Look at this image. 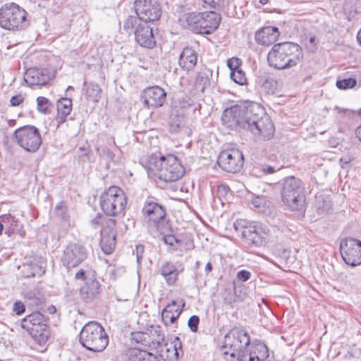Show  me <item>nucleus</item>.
Wrapping results in <instances>:
<instances>
[{"mask_svg": "<svg viewBox=\"0 0 361 361\" xmlns=\"http://www.w3.org/2000/svg\"><path fill=\"white\" fill-rule=\"evenodd\" d=\"M221 119L231 129L247 130L264 140H270L274 134L275 128L270 117L257 102L232 106L224 110Z\"/></svg>", "mask_w": 361, "mask_h": 361, "instance_id": "obj_1", "label": "nucleus"}, {"mask_svg": "<svg viewBox=\"0 0 361 361\" xmlns=\"http://www.w3.org/2000/svg\"><path fill=\"white\" fill-rule=\"evenodd\" d=\"M146 169L149 176L166 183L179 180L185 173L183 165L172 154L160 157L152 155L147 159Z\"/></svg>", "mask_w": 361, "mask_h": 361, "instance_id": "obj_2", "label": "nucleus"}, {"mask_svg": "<svg viewBox=\"0 0 361 361\" xmlns=\"http://www.w3.org/2000/svg\"><path fill=\"white\" fill-rule=\"evenodd\" d=\"M302 48L296 43L284 42L275 44L267 55L269 65L276 69L295 66L302 59Z\"/></svg>", "mask_w": 361, "mask_h": 361, "instance_id": "obj_3", "label": "nucleus"}, {"mask_svg": "<svg viewBox=\"0 0 361 361\" xmlns=\"http://www.w3.org/2000/svg\"><path fill=\"white\" fill-rule=\"evenodd\" d=\"M250 345L248 333L243 329L234 327L225 335L221 348L227 361H245Z\"/></svg>", "mask_w": 361, "mask_h": 361, "instance_id": "obj_4", "label": "nucleus"}, {"mask_svg": "<svg viewBox=\"0 0 361 361\" xmlns=\"http://www.w3.org/2000/svg\"><path fill=\"white\" fill-rule=\"evenodd\" d=\"M282 202L292 211H305V190L302 181L295 176H288L281 183Z\"/></svg>", "mask_w": 361, "mask_h": 361, "instance_id": "obj_5", "label": "nucleus"}, {"mask_svg": "<svg viewBox=\"0 0 361 361\" xmlns=\"http://www.w3.org/2000/svg\"><path fill=\"white\" fill-rule=\"evenodd\" d=\"M221 19V16L214 11L191 12L183 17V21L193 33L210 35L219 27Z\"/></svg>", "mask_w": 361, "mask_h": 361, "instance_id": "obj_6", "label": "nucleus"}, {"mask_svg": "<svg viewBox=\"0 0 361 361\" xmlns=\"http://www.w3.org/2000/svg\"><path fill=\"white\" fill-rule=\"evenodd\" d=\"M79 341L88 350L102 352L109 343V336L99 323L90 322L81 329Z\"/></svg>", "mask_w": 361, "mask_h": 361, "instance_id": "obj_7", "label": "nucleus"}, {"mask_svg": "<svg viewBox=\"0 0 361 361\" xmlns=\"http://www.w3.org/2000/svg\"><path fill=\"white\" fill-rule=\"evenodd\" d=\"M27 12L14 3L6 4L0 8V26L9 30H23L30 25Z\"/></svg>", "mask_w": 361, "mask_h": 361, "instance_id": "obj_8", "label": "nucleus"}, {"mask_svg": "<svg viewBox=\"0 0 361 361\" xmlns=\"http://www.w3.org/2000/svg\"><path fill=\"white\" fill-rule=\"evenodd\" d=\"M20 326L39 345H43L47 342L50 334L49 319L39 311L32 312L22 319Z\"/></svg>", "mask_w": 361, "mask_h": 361, "instance_id": "obj_9", "label": "nucleus"}, {"mask_svg": "<svg viewBox=\"0 0 361 361\" xmlns=\"http://www.w3.org/2000/svg\"><path fill=\"white\" fill-rule=\"evenodd\" d=\"M127 197L119 187L112 185L105 189L99 196V206L102 212L109 216L121 214L126 208Z\"/></svg>", "mask_w": 361, "mask_h": 361, "instance_id": "obj_10", "label": "nucleus"}, {"mask_svg": "<svg viewBox=\"0 0 361 361\" xmlns=\"http://www.w3.org/2000/svg\"><path fill=\"white\" fill-rule=\"evenodd\" d=\"M135 14L126 19V27H132L134 23H149L158 20L161 15V8L159 3L152 0H135L134 2Z\"/></svg>", "mask_w": 361, "mask_h": 361, "instance_id": "obj_11", "label": "nucleus"}, {"mask_svg": "<svg viewBox=\"0 0 361 361\" xmlns=\"http://www.w3.org/2000/svg\"><path fill=\"white\" fill-rule=\"evenodd\" d=\"M142 213L149 227L154 228L161 233L166 231L167 228L162 226L166 220V208L156 202L154 197L148 198L145 202Z\"/></svg>", "mask_w": 361, "mask_h": 361, "instance_id": "obj_12", "label": "nucleus"}, {"mask_svg": "<svg viewBox=\"0 0 361 361\" xmlns=\"http://www.w3.org/2000/svg\"><path fill=\"white\" fill-rule=\"evenodd\" d=\"M269 233L270 231L265 224L255 221L243 228L241 238L251 247H260L267 243Z\"/></svg>", "mask_w": 361, "mask_h": 361, "instance_id": "obj_13", "label": "nucleus"}, {"mask_svg": "<svg viewBox=\"0 0 361 361\" xmlns=\"http://www.w3.org/2000/svg\"><path fill=\"white\" fill-rule=\"evenodd\" d=\"M14 137L17 143L29 152H36L42 145V137L39 130L34 126H24L16 129Z\"/></svg>", "mask_w": 361, "mask_h": 361, "instance_id": "obj_14", "label": "nucleus"}, {"mask_svg": "<svg viewBox=\"0 0 361 361\" xmlns=\"http://www.w3.org/2000/svg\"><path fill=\"white\" fill-rule=\"evenodd\" d=\"M217 164L223 171L235 173L239 172L243 166L244 156L238 149H227L220 152Z\"/></svg>", "mask_w": 361, "mask_h": 361, "instance_id": "obj_15", "label": "nucleus"}, {"mask_svg": "<svg viewBox=\"0 0 361 361\" xmlns=\"http://www.w3.org/2000/svg\"><path fill=\"white\" fill-rule=\"evenodd\" d=\"M126 20L123 23V29L126 32H133L136 42L141 47L153 49L156 46V39L153 33L152 27L149 23H138L132 25L130 27H126Z\"/></svg>", "mask_w": 361, "mask_h": 361, "instance_id": "obj_16", "label": "nucleus"}, {"mask_svg": "<svg viewBox=\"0 0 361 361\" xmlns=\"http://www.w3.org/2000/svg\"><path fill=\"white\" fill-rule=\"evenodd\" d=\"M340 252L347 264L352 267L361 264V240L353 238L342 239L340 243Z\"/></svg>", "mask_w": 361, "mask_h": 361, "instance_id": "obj_17", "label": "nucleus"}, {"mask_svg": "<svg viewBox=\"0 0 361 361\" xmlns=\"http://www.w3.org/2000/svg\"><path fill=\"white\" fill-rule=\"evenodd\" d=\"M87 257L85 247L78 243H71L63 250L61 257L63 266L68 269L75 267Z\"/></svg>", "mask_w": 361, "mask_h": 361, "instance_id": "obj_18", "label": "nucleus"}, {"mask_svg": "<svg viewBox=\"0 0 361 361\" xmlns=\"http://www.w3.org/2000/svg\"><path fill=\"white\" fill-rule=\"evenodd\" d=\"M56 70L51 68H31L26 71L24 79L30 87L47 85L55 78Z\"/></svg>", "mask_w": 361, "mask_h": 361, "instance_id": "obj_19", "label": "nucleus"}, {"mask_svg": "<svg viewBox=\"0 0 361 361\" xmlns=\"http://www.w3.org/2000/svg\"><path fill=\"white\" fill-rule=\"evenodd\" d=\"M140 97L145 106L158 108L165 102L166 92L159 86H152L145 89Z\"/></svg>", "mask_w": 361, "mask_h": 361, "instance_id": "obj_20", "label": "nucleus"}, {"mask_svg": "<svg viewBox=\"0 0 361 361\" xmlns=\"http://www.w3.org/2000/svg\"><path fill=\"white\" fill-rule=\"evenodd\" d=\"M106 226L101 231L100 246L105 254H111L116 246V220L108 219Z\"/></svg>", "mask_w": 361, "mask_h": 361, "instance_id": "obj_21", "label": "nucleus"}, {"mask_svg": "<svg viewBox=\"0 0 361 361\" xmlns=\"http://www.w3.org/2000/svg\"><path fill=\"white\" fill-rule=\"evenodd\" d=\"M158 353L164 361H177L180 353L183 354L180 338L176 336L173 342H166L159 347Z\"/></svg>", "mask_w": 361, "mask_h": 361, "instance_id": "obj_22", "label": "nucleus"}, {"mask_svg": "<svg viewBox=\"0 0 361 361\" xmlns=\"http://www.w3.org/2000/svg\"><path fill=\"white\" fill-rule=\"evenodd\" d=\"M101 292V285L96 276L87 279V282L83 283L79 290L80 299L85 303L94 301Z\"/></svg>", "mask_w": 361, "mask_h": 361, "instance_id": "obj_23", "label": "nucleus"}, {"mask_svg": "<svg viewBox=\"0 0 361 361\" xmlns=\"http://www.w3.org/2000/svg\"><path fill=\"white\" fill-rule=\"evenodd\" d=\"M280 35L278 27L266 26L260 28L255 33L256 42L263 46H269L274 43Z\"/></svg>", "mask_w": 361, "mask_h": 361, "instance_id": "obj_24", "label": "nucleus"}, {"mask_svg": "<svg viewBox=\"0 0 361 361\" xmlns=\"http://www.w3.org/2000/svg\"><path fill=\"white\" fill-rule=\"evenodd\" d=\"M46 271V262L42 258L34 259L22 267V274L25 278L42 276Z\"/></svg>", "mask_w": 361, "mask_h": 361, "instance_id": "obj_25", "label": "nucleus"}, {"mask_svg": "<svg viewBox=\"0 0 361 361\" xmlns=\"http://www.w3.org/2000/svg\"><path fill=\"white\" fill-rule=\"evenodd\" d=\"M158 273L163 276L166 284L171 286L177 281L180 271L173 263L166 261L159 268Z\"/></svg>", "mask_w": 361, "mask_h": 361, "instance_id": "obj_26", "label": "nucleus"}, {"mask_svg": "<svg viewBox=\"0 0 361 361\" xmlns=\"http://www.w3.org/2000/svg\"><path fill=\"white\" fill-rule=\"evenodd\" d=\"M213 71L207 68H203L201 69L196 75V78L194 82V87L196 91H199L202 93L209 88L213 82Z\"/></svg>", "mask_w": 361, "mask_h": 361, "instance_id": "obj_27", "label": "nucleus"}, {"mask_svg": "<svg viewBox=\"0 0 361 361\" xmlns=\"http://www.w3.org/2000/svg\"><path fill=\"white\" fill-rule=\"evenodd\" d=\"M0 221L4 224L5 234L8 237L14 233L22 234L23 225L18 219L11 214H3L0 216Z\"/></svg>", "mask_w": 361, "mask_h": 361, "instance_id": "obj_28", "label": "nucleus"}, {"mask_svg": "<svg viewBox=\"0 0 361 361\" xmlns=\"http://www.w3.org/2000/svg\"><path fill=\"white\" fill-rule=\"evenodd\" d=\"M197 56L194 49L191 47H185L182 51L178 63L182 69L189 71L194 68L197 63Z\"/></svg>", "mask_w": 361, "mask_h": 361, "instance_id": "obj_29", "label": "nucleus"}, {"mask_svg": "<svg viewBox=\"0 0 361 361\" xmlns=\"http://www.w3.org/2000/svg\"><path fill=\"white\" fill-rule=\"evenodd\" d=\"M255 82L267 94H274L276 90L277 82L268 73L264 72L258 75Z\"/></svg>", "mask_w": 361, "mask_h": 361, "instance_id": "obj_30", "label": "nucleus"}, {"mask_svg": "<svg viewBox=\"0 0 361 361\" xmlns=\"http://www.w3.org/2000/svg\"><path fill=\"white\" fill-rule=\"evenodd\" d=\"M72 111V100L68 97H62L57 102V115L56 121L57 127L64 123L67 116Z\"/></svg>", "mask_w": 361, "mask_h": 361, "instance_id": "obj_31", "label": "nucleus"}, {"mask_svg": "<svg viewBox=\"0 0 361 361\" xmlns=\"http://www.w3.org/2000/svg\"><path fill=\"white\" fill-rule=\"evenodd\" d=\"M268 347L263 343L259 342L250 350H247L245 361H265L269 357Z\"/></svg>", "mask_w": 361, "mask_h": 361, "instance_id": "obj_32", "label": "nucleus"}, {"mask_svg": "<svg viewBox=\"0 0 361 361\" xmlns=\"http://www.w3.org/2000/svg\"><path fill=\"white\" fill-rule=\"evenodd\" d=\"M128 356L129 361H160L153 353L137 348L129 349Z\"/></svg>", "mask_w": 361, "mask_h": 361, "instance_id": "obj_33", "label": "nucleus"}, {"mask_svg": "<svg viewBox=\"0 0 361 361\" xmlns=\"http://www.w3.org/2000/svg\"><path fill=\"white\" fill-rule=\"evenodd\" d=\"M25 299L29 305L38 307L45 302L44 295L39 288H34L25 293Z\"/></svg>", "mask_w": 361, "mask_h": 361, "instance_id": "obj_34", "label": "nucleus"}, {"mask_svg": "<svg viewBox=\"0 0 361 361\" xmlns=\"http://www.w3.org/2000/svg\"><path fill=\"white\" fill-rule=\"evenodd\" d=\"M102 90L99 85L90 83L85 90V96L87 100L97 102L101 97Z\"/></svg>", "mask_w": 361, "mask_h": 361, "instance_id": "obj_35", "label": "nucleus"}, {"mask_svg": "<svg viewBox=\"0 0 361 361\" xmlns=\"http://www.w3.org/2000/svg\"><path fill=\"white\" fill-rule=\"evenodd\" d=\"M150 337H152V342L154 344H157L158 348L167 342L165 339L164 331L162 330V328L160 326L152 327V329L150 331Z\"/></svg>", "mask_w": 361, "mask_h": 361, "instance_id": "obj_36", "label": "nucleus"}, {"mask_svg": "<svg viewBox=\"0 0 361 361\" xmlns=\"http://www.w3.org/2000/svg\"><path fill=\"white\" fill-rule=\"evenodd\" d=\"M132 340L137 343H140L142 345L147 346L150 342V336L145 332L137 331L132 333Z\"/></svg>", "mask_w": 361, "mask_h": 361, "instance_id": "obj_37", "label": "nucleus"}, {"mask_svg": "<svg viewBox=\"0 0 361 361\" xmlns=\"http://www.w3.org/2000/svg\"><path fill=\"white\" fill-rule=\"evenodd\" d=\"M357 80L354 78L340 79L336 81V87L340 90H348L354 87Z\"/></svg>", "mask_w": 361, "mask_h": 361, "instance_id": "obj_38", "label": "nucleus"}, {"mask_svg": "<svg viewBox=\"0 0 361 361\" xmlns=\"http://www.w3.org/2000/svg\"><path fill=\"white\" fill-rule=\"evenodd\" d=\"M99 155L106 159L107 162H114L115 154L107 147H99L97 148Z\"/></svg>", "mask_w": 361, "mask_h": 361, "instance_id": "obj_39", "label": "nucleus"}, {"mask_svg": "<svg viewBox=\"0 0 361 361\" xmlns=\"http://www.w3.org/2000/svg\"><path fill=\"white\" fill-rule=\"evenodd\" d=\"M164 310H165L166 312H170L177 318L179 317L182 312V307L178 305L175 300H173L171 303L168 304Z\"/></svg>", "mask_w": 361, "mask_h": 361, "instance_id": "obj_40", "label": "nucleus"}, {"mask_svg": "<svg viewBox=\"0 0 361 361\" xmlns=\"http://www.w3.org/2000/svg\"><path fill=\"white\" fill-rule=\"evenodd\" d=\"M231 78L237 84L243 85L245 83L247 78L245 76V73L242 71V69H239L237 71L231 72Z\"/></svg>", "mask_w": 361, "mask_h": 361, "instance_id": "obj_41", "label": "nucleus"}, {"mask_svg": "<svg viewBox=\"0 0 361 361\" xmlns=\"http://www.w3.org/2000/svg\"><path fill=\"white\" fill-rule=\"evenodd\" d=\"M37 109L43 114H47L50 106V102L44 97H38L37 98Z\"/></svg>", "mask_w": 361, "mask_h": 361, "instance_id": "obj_42", "label": "nucleus"}, {"mask_svg": "<svg viewBox=\"0 0 361 361\" xmlns=\"http://www.w3.org/2000/svg\"><path fill=\"white\" fill-rule=\"evenodd\" d=\"M56 215L62 220H67L68 215L67 208L63 202H59L55 207Z\"/></svg>", "mask_w": 361, "mask_h": 361, "instance_id": "obj_43", "label": "nucleus"}, {"mask_svg": "<svg viewBox=\"0 0 361 361\" xmlns=\"http://www.w3.org/2000/svg\"><path fill=\"white\" fill-rule=\"evenodd\" d=\"M183 118L177 117L175 120H173L169 123V131L171 133H177L183 127Z\"/></svg>", "mask_w": 361, "mask_h": 361, "instance_id": "obj_44", "label": "nucleus"}, {"mask_svg": "<svg viewBox=\"0 0 361 361\" xmlns=\"http://www.w3.org/2000/svg\"><path fill=\"white\" fill-rule=\"evenodd\" d=\"M258 211L266 216H271L274 212V209L271 207V204L269 201L264 200V204H262Z\"/></svg>", "mask_w": 361, "mask_h": 361, "instance_id": "obj_45", "label": "nucleus"}, {"mask_svg": "<svg viewBox=\"0 0 361 361\" xmlns=\"http://www.w3.org/2000/svg\"><path fill=\"white\" fill-rule=\"evenodd\" d=\"M205 5L215 9H220L223 7L226 0H201Z\"/></svg>", "mask_w": 361, "mask_h": 361, "instance_id": "obj_46", "label": "nucleus"}, {"mask_svg": "<svg viewBox=\"0 0 361 361\" xmlns=\"http://www.w3.org/2000/svg\"><path fill=\"white\" fill-rule=\"evenodd\" d=\"M242 61L237 57H233L228 60L227 66L231 71H237L240 69Z\"/></svg>", "mask_w": 361, "mask_h": 361, "instance_id": "obj_47", "label": "nucleus"}, {"mask_svg": "<svg viewBox=\"0 0 361 361\" xmlns=\"http://www.w3.org/2000/svg\"><path fill=\"white\" fill-rule=\"evenodd\" d=\"M200 323V318L197 315L191 316L188 321V326L192 332H197L198 330V325Z\"/></svg>", "mask_w": 361, "mask_h": 361, "instance_id": "obj_48", "label": "nucleus"}, {"mask_svg": "<svg viewBox=\"0 0 361 361\" xmlns=\"http://www.w3.org/2000/svg\"><path fill=\"white\" fill-rule=\"evenodd\" d=\"M161 319L164 324L166 326H169L171 324H173L178 318L173 316V314H171L170 312H166L165 310H163L161 312Z\"/></svg>", "mask_w": 361, "mask_h": 361, "instance_id": "obj_49", "label": "nucleus"}, {"mask_svg": "<svg viewBox=\"0 0 361 361\" xmlns=\"http://www.w3.org/2000/svg\"><path fill=\"white\" fill-rule=\"evenodd\" d=\"M94 277H95L94 274L90 272H87L82 269L78 270L75 275V279L76 280H82L84 283L87 282V279Z\"/></svg>", "mask_w": 361, "mask_h": 361, "instance_id": "obj_50", "label": "nucleus"}, {"mask_svg": "<svg viewBox=\"0 0 361 361\" xmlns=\"http://www.w3.org/2000/svg\"><path fill=\"white\" fill-rule=\"evenodd\" d=\"M163 240L166 244L169 245H173L175 243H181V240L180 239L171 234L164 235L163 236Z\"/></svg>", "mask_w": 361, "mask_h": 361, "instance_id": "obj_51", "label": "nucleus"}, {"mask_svg": "<svg viewBox=\"0 0 361 361\" xmlns=\"http://www.w3.org/2000/svg\"><path fill=\"white\" fill-rule=\"evenodd\" d=\"M236 277L238 281L245 282L250 279L251 272L245 269H242L237 273Z\"/></svg>", "mask_w": 361, "mask_h": 361, "instance_id": "obj_52", "label": "nucleus"}, {"mask_svg": "<svg viewBox=\"0 0 361 361\" xmlns=\"http://www.w3.org/2000/svg\"><path fill=\"white\" fill-rule=\"evenodd\" d=\"M13 311L17 315L22 314L25 311V305L20 301H17L13 304Z\"/></svg>", "mask_w": 361, "mask_h": 361, "instance_id": "obj_53", "label": "nucleus"}, {"mask_svg": "<svg viewBox=\"0 0 361 361\" xmlns=\"http://www.w3.org/2000/svg\"><path fill=\"white\" fill-rule=\"evenodd\" d=\"M230 190L229 187L226 185H220L218 186L216 193L219 197H224Z\"/></svg>", "mask_w": 361, "mask_h": 361, "instance_id": "obj_54", "label": "nucleus"}, {"mask_svg": "<svg viewBox=\"0 0 361 361\" xmlns=\"http://www.w3.org/2000/svg\"><path fill=\"white\" fill-rule=\"evenodd\" d=\"M330 209H331V204L329 202L324 201L323 207H321L319 205V203H318L317 212H318V214H319L328 213Z\"/></svg>", "mask_w": 361, "mask_h": 361, "instance_id": "obj_55", "label": "nucleus"}, {"mask_svg": "<svg viewBox=\"0 0 361 361\" xmlns=\"http://www.w3.org/2000/svg\"><path fill=\"white\" fill-rule=\"evenodd\" d=\"M260 170L264 174H272L276 171L275 167L268 164L261 165Z\"/></svg>", "mask_w": 361, "mask_h": 361, "instance_id": "obj_56", "label": "nucleus"}, {"mask_svg": "<svg viewBox=\"0 0 361 361\" xmlns=\"http://www.w3.org/2000/svg\"><path fill=\"white\" fill-rule=\"evenodd\" d=\"M102 219H103V216L101 214L98 213L96 215V216L93 219L91 220V221H90L91 225L92 226V227L96 228L97 226L102 224Z\"/></svg>", "mask_w": 361, "mask_h": 361, "instance_id": "obj_57", "label": "nucleus"}, {"mask_svg": "<svg viewBox=\"0 0 361 361\" xmlns=\"http://www.w3.org/2000/svg\"><path fill=\"white\" fill-rule=\"evenodd\" d=\"M23 101V98L20 94L13 96L11 98L10 102L12 106H18Z\"/></svg>", "mask_w": 361, "mask_h": 361, "instance_id": "obj_58", "label": "nucleus"}, {"mask_svg": "<svg viewBox=\"0 0 361 361\" xmlns=\"http://www.w3.org/2000/svg\"><path fill=\"white\" fill-rule=\"evenodd\" d=\"M265 198L263 197H256L252 199V204L255 207L256 209H259L262 204H264Z\"/></svg>", "mask_w": 361, "mask_h": 361, "instance_id": "obj_59", "label": "nucleus"}, {"mask_svg": "<svg viewBox=\"0 0 361 361\" xmlns=\"http://www.w3.org/2000/svg\"><path fill=\"white\" fill-rule=\"evenodd\" d=\"M339 162L343 169H348L350 166V159L348 157H341Z\"/></svg>", "mask_w": 361, "mask_h": 361, "instance_id": "obj_60", "label": "nucleus"}, {"mask_svg": "<svg viewBox=\"0 0 361 361\" xmlns=\"http://www.w3.org/2000/svg\"><path fill=\"white\" fill-rule=\"evenodd\" d=\"M355 134L358 140L361 142V124L356 128Z\"/></svg>", "mask_w": 361, "mask_h": 361, "instance_id": "obj_61", "label": "nucleus"}, {"mask_svg": "<svg viewBox=\"0 0 361 361\" xmlns=\"http://www.w3.org/2000/svg\"><path fill=\"white\" fill-rule=\"evenodd\" d=\"M212 271V265L211 262H208L205 266V271H206L207 274H208Z\"/></svg>", "mask_w": 361, "mask_h": 361, "instance_id": "obj_62", "label": "nucleus"}, {"mask_svg": "<svg viewBox=\"0 0 361 361\" xmlns=\"http://www.w3.org/2000/svg\"><path fill=\"white\" fill-rule=\"evenodd\" d=\"M48 310L51 314H54L56 312V309L54 305H51L50 307H49Z\"/></svg>", "mask_w": 361, "mask_h": 361, "instance_id": "obj_63", "label": "nucleus"}, {"mask_svg": "<svg viewBox=\"0 0 361 361\" xmlns=\"http://www.w3.org/2000/svg\"><path fill=\"white\" fill-rule=\"evenodd\" d=\"M315 39H316L315 37H314V36H313V37H311L310 38L309 42H310L312 45L315 46Z\"/></svg>", "mask_w": 361, "mask_h": 361, "instance_id": "obj_64", "label": "nucleus"}]
</instances>
